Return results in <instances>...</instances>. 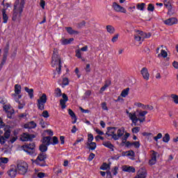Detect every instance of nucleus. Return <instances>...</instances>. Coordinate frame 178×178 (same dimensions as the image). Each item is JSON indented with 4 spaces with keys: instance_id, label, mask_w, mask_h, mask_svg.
Returning <instances> with one entry per match:
<instances>
[{
    "instance_id": "f257e3e1",
    "label": "nucleus",
    "mask_w": 178,
    "mask_h": 178,
    "mask_svg": "<svg viewBox=\"0 0 178 178\" xmlns=\"http://www.w3.org/2000/svg\"><path fill=\"white\" fill-rule=\"evenodd\" d=\"M19 1H16L14 4L13 20L16 22L17 19H20L22 17V14L23 13V9H24V0H21L19 7Z\"/></svg>"
},
{
    "instance_id": "f03ea898",
    "label": "nucleus",
    "mask_w": 178,
    "mask_h": 178,
    "mask_svg": "<svg viewBox=\"0 0 178 178\" xmlns=\"http://www.w3.org/2000/svg\"><path fill=\"white\" fill-rule=\"evenodd\" d=\"M51 66L52 67L58 66V67H56V70L58 74H60L62 70V60H60V57L55 53L53 54L51 57Z\"/></svg>"
},
{
    "instance_id": "7ed1b4c3",
    "label": "nucleus",
    "mask_w": 178,
    "mask_h": 178,
    "mask_svg": "<svg viewBox=\"0 0 178 178\" xmlns=\"http://www.w3.org/2000/svg\"><path fill=\"white\" fill-rule=\"evenodd\" d=\"M124 134V127H121L117 131V134H115V131H111V134H108L106 132L105 134L106 138H108V137H112V138L114 140V141H118L120 137H122V136Z\"/></svg>"
},
{
    "instance_id": "20e7f679",
    "label": "nucleus",
    "mask_w": 178,
    "mask_h": 178,
    "mask_svg": "<svg viewBox=\"0 0 178 178\" xmlns=\"http://www.w3.org/2000/svg\"><path fill=\"white\" fill-rule=\"evenodd\" d=\"M47 153H42L40 152L36 159L34 161V163L37 165V166H40L41 168H45V166H47V161H45V159H47Z\"/></svg>"
},
{
    "instance_id": "39448f33",
    "label": "nucleus",
    "mask_w": 178,
    "mask_h": 178,
    "mask_svg": "<svg viewBox=\"0 0 178 178\" xmlns=\"http://www.w3.org/2000/svg\"><path fill=\"white\" fill-rule=\"evenodd\" d=\"M17 167L19 175H26L27 170H29V164L24 161L18 160L17 161Z\"/></svg>"
},
{
    "instance_id": "423d86ee",
    "label": "nucleus",
    "mask_w": 178,
    "mask_h": 178,
    "mask_svg": "<svg viewBox=\"0 0 178 178\" xmlns=\"http://www.w3.org/2000/svg\"><path fill=\"white\" fill-rule=\"evenodd\" d=\"M22 149L26 152L28 155L34 156L35 155V144L34 143L25 144L22 146Z\"/></svg>"
},
{
    "instance_id": "0eeeda50",
    "label": "nucleus",
    "mask_w": 178,
    "mask_h": 178,
    "mask_svg": "<svg viewBox=\"0 0 178 178\" xmlns=\"http://www.w3.org/2000/svg\"><path fill=\"white\" fill-rule=\"evenodd\" d=\"M8 54H9V44H7L4 49V51L3 54V58L1 60V63L0 64V72L2 70L3 65L6 63V60H8Z\"/></svg>"
},
{
    "instance_id": "6e6552de",
    "label": "nucleus",
    "mask_w": 178,
    "mask_h": 178,
    "mask_svg": "<svg viewBox=\"0 0 178 178\" xmlns=\"http://www.w3.org/2000/svg\"><path fill=\"white\" fill-rule=\"evenodd\" d=\"M45 138H47V143L46 144H41L39 146V151L42 153H45L47 151H48V147L51 145V136H45Z\"/></svg>"
},
{
    "instance_id": "1a4fd4ad",
    "label": "nucleus",
    "mask_w": 178,
    "mask_h": 178,
    "mask_svg": "<svg viewBox=\"0 0 178 178\" xmlns=\"http://www.w3.org/2000/svg\"><path fill=\"white\" fill-rule=\"evenodd\" d=\"M33 138H35V135L30 134L29 133H23L20 137L21 141H23V142L33 141Z\"/></svg>"
},
{
    "instance_id": "9d476101",
    "label": "nucleus",
    "mask_w": 178,
    "mask_h": 178,
    "mask_svg": "<svg viewBox=\"0 0 178 178\" xmlns=\"http://www.w3.org/2000/svg\"><path fill=\"white\" fill-rule=\"evenodd\" d=\"M113 8L115 12H119L120 13H127V10L124 7L121 6L120 5L118 4V3L114 2L113 3Z\"/></svg>"
},
{
    "instance_id": "9b49d317",
    "label": "nucleus",
    "mask_w": 178,
    "mask_h": 178,
    "mask_svg": "<svg viewBox=\"0 0 178 178\" xmlns=\"http://www.w3.org/2000/svg\"><path fill=\"white\" fill-rule=\"evenodd\" d=\"M7 173L10 177L15 178L17 175V168L15 165H11Z\"/></svg>"
},
{
    "instance_id": "f8f14e48",
    "label": "nucleus",
    "mask_w": 178,
    "mask_h": 178,
    "mask_svg": "<svg viewBox=\"0 0 178 178\" xmlns=\"http://www.w3.org/2000/svg\"><path fill=\"white\" fill-rule=\"evenodd\" d=\"M140 74H142L144 80H149V72H148V69L147 67H143L140 70Z\"/></svg>"
},
{
    "instance_id": "ddd939ff",
    "label": "nucleus",
    "mask_w": 178,
    "mask_h": 178,
    "mask_svg": "<svg viewBox=\"0 0 178 178\" xmlns=\"http://www.w3.org/2000/svg\"><path fill=\"white\" fill-rule=\"evenodd\" d=\"M164 24H165L167 26H173V24H177V18H168L164 21Z\"/></svg>"
},
{
    "instance_id": "4468645a",
    "label": "nucleus",
    "mask_w": 178,
    "mask_h": 178,
    "mask_svg": "<svg viewBox=\"0 0 178 178\" xmlns=\"http://www.w3.org/2000/svg\"><path fill=\"white\" fill-rule=\"evenodd\" d=\"M122 155L123 156H131L129 159H131V161H134V157L136 156V153L133 150H129L127 152H122Z\"/></svg>"
},
{
    "instance_id": "2eb2a0df",
    "label": "nucleus",
    "mask_w": 178,
    "mask_h": 178,
    "mask_svg": "<svg viewBox=\"0 0 178 178\" xmlns=\"http://www.w3.org/2000/svg\"><path fill=\"white\" fill-rule=\"evenodd\" d=\"M130 120H131L132 124L131 126H138V118L136 115V113H133V114H130Z\"/></svg>"
},
{
    "instance_id": "dca6fc26",
    "label": "nucleus",
    "mask_w": 178,
    "mask_h": 178,
    "mask_svg": "<svg viewBox=\"0 0 178 178\" xmlns=\"http://www.w3.org/2000/svg\"><path fill=\"white\" fill-rule=\"evenodd\" d=\"M122 171L127 172V173H134L136 172V168L133 166L124 165L122 167Z\"/></svg>"
},
{
    "instance_id": "f3484780",
    "label": "nucleus",
    "mask_w": 178,
    "mask_h": 178,
    "mask_svg": "<svg viewBox=\"0 0 178 178\" xmlns=\"http://www.w3.org/2000/svg\"><path fill=\"white\" fill-rule=\"evenodd\" d=\"M72 41H74V38H71L69 39L63 38L60 40L61 45H67L69 44H72Z\"/></svg>"
},
{
    "instance_id": "a211bd4d",
    "label": "nucleus",
    "mask_w": 178,
    "mask_h": 178,
    "mask_svg": "<svg viewBox=\"0 0 178 178\" xmlns=\"http://www.w3.org/2000/svg\"><path fill=\"white\" fill-rule=\"evenodd\" d=\"M68 115L71 116L72 119H74V120L72 122V124H74L77 122V117L76 116V113L72 110L68 109Z\"/></svg>"
},
{
    "instance_id": "6ab92c4d",
    "label": "nucleus",
    "mask_w": 178,
    "mask_h": 178,
    "mask_svg": "<svg viewBox=\"0 0 178 178\" xmlns=\"http://www.w3.org/2000/svg\"><path fill=\"white\" fill-rule=\"evenodd\" d=\"M86 145L89 151H95L97 148V143L95 142L88 143Z\"/></svg>"
},
{
    "instance_id": "aec40b11",
    "label": "nucleus",
    "mask_w": 178,
    "mask_h": 178,
    "mask_svg": "<svg viewBox=\"0 0 178 178\" xmlns=\"http://www.w3.org/2000/svg\"><path fill=\"white\" fill-rule=\"evenodd\" d=\"M24 90H25L26 92H27L28 95H29V97L31 98V99H33V98H34V89H33V88L30 89L27 87H25Z\"/></svg>"
},
{
    "instance_id": "412c9836",
    "label": "nucleus",
    "mask_w": 178,
    "mask_h": 178,
    "mask_svg": "<svg viewBox=\"0 0 178 178\" xmlns=\"http://www.w3.org/2000/svg\"><path fill=\"white\" fill-rule=\"evenodd\" d=\"M103 145L104 147H106V148H109V149H111V151L112 152H113V151H115V149H113L115 147V146L113 144H111V143L109 141L103 143Z\"/></svg>"
},
{
    "instance_id": "4be33fe9",
    "label": "nucleus",
    "mask_w": 178,
    "mask_h": 178,
    "mask_svg": "<svg viewBox=\"0 0 178 178\" xmlns=\"http://www.w3.org/2000/svg\"><path fill=\"white\" fill-rule=\"evenodd\" d=\"M48 98H47V95L43 93L42 96L37 100V102H42V104H47V101Z\"/></svg>"
},
{
    "instance_id": "5701e85b",
    "label": "nucleus",
    "mask_w": 178,
    "mask_h": 178,
    "mask_svg": "<svg viewBox=\"0 0 178 178\" xmlns=\"http://www.w3.org/2000/svg\"><path fill=\"white\" fill-rule=\"evenodd\" d=\"M14 88L15 95H19V94H21L22 86H20L19 84H15Z\"/></svg>"
},
{
    "instance_id": "b1692460",
    "label": "nucleus",
    "mask_w": 178,
    "mask_h": 178,
    "mask_svg": "<svg viewBox=\"0 0 178 178\" xmlns=\"http://www.w3.org/2000/svg\"><path fill=\"white\" fill-rule=\"evenodd\" d=\"M6 113L8 119H13V115H15V109L12 108L8 111H6Z\"/></svg>"
},
{
    "instance_id": "393cba45",
    "label": "nucleus",
    "mask_w": 178,
    "mask_h": 178,
    "mask_svg": "<svg viewBox=\"0 0 178 178\" xmlns=\"http://www.w3.org/2000/svg\"><path fill=\"white\" fill-rule=\"evenodd\" d=\"M65 29L68 34L73 35V34H79V31L73 30V29L70 26L66 27Z\"/></svg>"
},
{
    "instance_id": "a878e982",
    "label": "nucleus",
    "mask_w": 178,
    "mask_h": 178,
    "mask_svg": "<svg viewBox=\"0 0 178 178\" xmlns=\"http://www.w3.org/2000/svg\"><path fill=\"white\" fill-rule=\"evenodd\" d=\"M54 97H56V98H59V97H62V90L60 88H56L54 92Z\"/></svg>"
},
{
    "instance_id": "bb28decb",
    "label": "nucleus",
    "mask_w": 178,
    "mask_h": 178,
    "mask_svg": "<svg viewBox=\"0 0 178 178\" xmlns=\"http://www.w3.org/2000/svg\"><path fill=\"white\" fill-rule=\"evenodd\" d=\"M2 15H3V23H4V24L8 23V20L9 17H8V15L6 14V10H3Z\"/></svg>"
},
{
    "instance_id": "cd10ccee",
    "label": "nucleus",
    "mask_w": 178,
    "mask_h": 178,
    "mask_svg": "<svg viewBox=\"0 0 178 178\" xmlns=\"http://www.w3.org/2000/svg\"><path fill=\"white\" fill-rule=\"evenodd\" d=\"M106 29L107 30V32L109 33L110 34H113L115 33V27H113L111 25H107L106 26Z\"/></svg>"
},
{
    "instance_id": "c85d7f7f",
    "label": "nucleus",
    "mask_w": 178,
    "mask_h": 178,
    "mask_svg": "<svg viewBox=\"0 0 178 178\" xmlns=\"http://www.w3.org/2000/svg\"><path fill=\"white\" fill-rule=\"evenodd\" d=\"M129 91H130L129 88H127L126 89H124L121 92V97H122L123 98H126V97L129 95Z\"/></svg>"
},
{
    "instance_id": "c756f323",
    "label": "nucleus",
    "mask_w": 178,
    "mask_h": 178,
    "mask_svg": "<svg viewBox=\"0 0 178 178\" xmlns=\"http://www.w3.org/2000/svg\"><path fill=\"white\" fill-rule=\"evenodd\" d=\"M37 106H38V109H39V111H44V109H45V103H42L41 102H38Z\"/></svg>"
},
{
    "instance_id": "7c9ffc66",
    "label": "nucleus",
    "mask_w": 178,
    "mask_h": 178,
    "mask_svg": "<svg viewBox=\"0 0 178 178\" xmlns=\"http://www.w3.org/2000/svg\"><path fill=\"white\" fill-rule=\"evenodd\" d=\"M52 140L53 142H50V145H57V144H59V139H58V137L53 136Z\"/></svg>"
},
{
    "instance_id": "2f4dec72",
    "label": "nucleus",
    "mask_w": 178,
    "mask_h": 178,
    "mask_svg": "<svg viewBox=\"0 0 178 178\" xmlns=\"http://www.w3.org/2000/svg\"><path fill=\"white\" fill-rule=\"evenodd\" d=\"M136 8L138 10H144V8H145V3H140L136 5Z\"/></svg>"
},
{
    "instance_id": "473e14b6",
    "label": "nucleus",
    "mask_w": 178,
    "mask_h": 178,
    "mask_svg": "<svg viewBox=\"0 0 178 178\" xmlns=\"http://www.w3.org/2000/svg\"><path fill=\"white\" fill-rule=\"evenodd\" d=\"M170 97L172 99L174 104H176L177 105H178V95L172 94Z\"/></svg>"
},
{
    "instance_id": "72a5a7b5",
    "label": "nucleus",
    "mask_w": 178,
    "mask_h": 178,
    "mask_svg": "<svg viewBox=\"0 0 178 178\" xmlns=\"http://www.w3.org/2000/svg\"><path fill=\"white\" fill-rule=\"evenodd\" d=\"M109 168H111L109 164H108L106 163H103V164L100 167V169H101V170H107L108 169H109Z\"/></svg>"
},
{
    "instance_id": "f704fd0d",
    "label": "nucleus",
    "mask_w": 178,
    "mask_h": 178,
    "mask_svg": "<svg viewBox=\"0 0 178 178\" xmlns=\"http://www.w3.org/2000/svg\"><path fill=\"white\" fill-rule=\"evenodd\" d=\"M140 35H143L144 38H149L151 37V33H145L143 31H138Z\"/></svg>"
},
{
    "instance_id": "c9c22d12",
    "label": "nucleus",
    "mask_w": 178,
    "mask_h": 178,
    "mask_svg": "<svg viewBox=\"0 0 178 178\" xmlns=\"http://www.w3.org/2000/svg\"><path fill=\"white\" fill-rule=\"evenodd\" d=\"M163 143H169L170 141V135L169 134H165L163 138Z\"/></svg>"
},
{
    "instance_id": "e433bc0d",
    "label": "nucleus",
    "mask_w": 178,
    "mask_h": 178,
    "mask_svg": "<svg viewBox=\"0 0 178 178\" xmlns=\"http://www.w3.org/2000/svg\"><path fill=\"white\" fill-rule=\"evenodd\" d=\"M3 109L5 112H8L9 111H11L12 109V106H10V104H5L3 106Z\"/></svg>"
},
{
    "instance_id": "4c0bfd02",
    "label": "nucleus",
    "mask_w": 178,
    "mask_h": 178,
    "mask_svg": "<svg viewBox=\"0 0 178 178\" xmlns=\"http://www.w3.org/2000/svg\"><path fill=\"white\" fill-rule=\"evenodd\" d=\"M66 101L63 100V99H60V105L61 108L66 109Z\"/></svg>"
},
{
    "instance_id": "58836bf2",
    "label": "nucleus",
    "mask_w": 178,
    "mask_h": 178,
    "mask_svg": "<svg viewBox=\"0 0 178 178\" xmlns=\"http://www.w3.org/2000/svg\"><path fill=\"white\" fill-rule=\"evenodd\" d=\"M8 162H9V159H8L6 157H1L0 158L1 165H2V163H8Z\"/></svg>"
},
{
    "instance_id": "ea45409f",
    "label": "nucleus",
    "mask_w": 178,
    "mask_h": 178,
    "mask_svg": "<svg viewBox=\"0 0 178 178\" xmlns=\"http://www.w3.org/2000/svg\"><path fill=\"white\" fill-rule=\"evenodd\" d=\"M147 10L149 12H154L155 10V6L152 3H149L147 6Z\"/></svg>"
},
{
    "instance_id": "a19ab883",
    "label": "nucleus",
    "mask_w": 178,
    "mask_h": 178,
    "mask_svg": "<svg viewBox=\"0 0 178 178\" xmlns=\"http://www.w3.org/2000/svg\"><path fill=\"white\" fill-rule=\"evenodd\" d=\"M135 106L138 108H142V109H147V105L143 104V103H135Z\"/></svg>"
},
{
    "instance_id": "79ce46f5",
    "label": "nucleus",
    "mask_w": 178,
    "mask_h": 178,
    "mask_svg": "<svg viewBox=\"0 0 178 178\" xmlns=\"http://www.w3.org/2000/svg\"><path fill=\"white\" fill-rule=\"evenodd\" d=\"M118 129V127H107V133L108 134H111V131H115H115Z\"/></svg>"
},
{
    "instance_id": "37998d69",
    "label": "nucleus",
    "mask_w": 178,
    "mask_h": 178,
    "mask_svg": "<svg viewBox=\"0 0 178 178\" xmlns=\"http://www.w3.org/2000/svg\"><path fill=\"white\" fill-rule=\"evenodd\" d=\"M130 137V134L129 133H126L124 137L122 138V143L123 144L126 143L127 142V139Z\"/></svg>"
},
{
    "instance_id": "c03bdc74",
    "label": "nucleus",
    "mask_w": 178,
    "mask_h": 178,
    "mask_svg": "<svg viewBox=\"0 0 178 178\" xmlns=\"http://www.w3.org/2000/svg\"><path fill=\"white\" fill-rule=\"evenodd\" d=\"M3 137L6 138V140H8L9 137H10V130L8 129L7 131H5L3 134Z\"/></svg>"
},
{
    "instance_id": "a18cd8bd",
    "label": "nucleus",
    "mask_w": 178,
    "mask_h": 178,
    "mask_svg": "<svg viewBox=\"0 0 178 178\" xmlns=\"http://www.w3.org/2000/svg\"><path fill=\"white\" fill-rule=\"evenodd\" d=\"M63 86H64V87L69 86V79L67 77L63 79Z\"/></svg>"
},
{
    "instance_id": "49530a36",
    "label": "nucleus",
    "mask_w": 178,
    "mask_h": 178,
    "mask_svg": "<svg viewBox=\"0 0 178 178\" xmlns=\"http://www.w3.org/2000/svg\"><path fill=\"white\" fill-rule=\"evenodd\" d=\"M164 6L167 8V9H172V4H170V1H167V0L165 1Z\"/></svg>"
},
{
    "instance_id": "de8ad7c7",
    "label": "nucleus",
    "mask_w": 178,
    "mask_h": 178,
    "mask_svg": "<svg viewBox=\"0 0 178 178\" xmlns=\"http://www.w3.org/2000/svg\"><path fill=\"white\" fill-rule=\"evenodd\" d=\"M94 141V136L92 134H89L88 135V143H92Z\"/></svg>"
},
{
    "instance_id": "09e8293b",
    "label": "nucleus",
    "mask_w": 178,
    "mask_h": 178,
    "mask_svg": "<svg viewBox=\"0 0 178 178\" xmlns=\"http://www.w3.org/2000/svg\"><path fill=\"white\" fill-rule=\"evenodd\" d=\"M118 170H119V167L115 166L113 169L111 170L113 176H116L118 173Z\"/></svg>"
},
{
    "instance_id": "8fccbe9b",
    "label": "nucleus",
    "mask_w": 178,
    "mask_h": 178,
    "mask_svg": "<svg viewBox=\"0 0 178 178\" xmlns=\"http://www.w3.org/2000/svg\"><path fill=\"white\" fill-rule=\"evenodd\" d=\"M162 138V134L161 133H159L156 136L154 137V140L156 142H158L159 140H161Z\"/></svg>"
},
{
    "instance_id": "3c124183",
    "label": "nucleus",
    "mask_w": 178,
    "mask_h": 178,
    "mask_svg": "<svg viewBox=\"0 0 178 178\" xmlns=\"http://www.w3.org/2000/svg\"><path fill=\"white\" fill-rule=\"evenodd\" d=\"M134 40H136V41H141V40L144 41V38H142L139 35H134Z\"/></svg>"
},
{
    "instance_id": "603ef678",
    "label": "nucleus",
    "mask_w": 178,
    "mask_h": 178,
    "mask_svg": "<svg viewBox=\"0 0 178 178\" xmlns=\"http://www.w3.org/2000/svg\"><path fill=\"white\" fill-rule=\"evenodd\" d=\"M132 145H134V147H135L136 148L138 149L140 148V146L141 145L140 144V141H135L132 143Z\"/></svg>"
},
{
    "instance_id": "864d4df0",
    "label": "nucleus",
    "mask_w": 178,
    "mask_h": 178,
    "mask_svg": "<svg viewBox=\"0 0 178 178\" xmlns=\"http://www.w3.org/2000/svg\"><path fill=\"white\" fill-rule=\"evenodd\" d=\"M29 126L31 129H35L37 124L34 121H31L29 122Z\"/></svg>"
},
{
    "instance_id": "5fc2aeb1",
    "label": "nucleus",
    "mask_w": 178,
    "mask_h": 178,
    "mask_svg": "<svg viewBox=\"0 0 178 178\" xmlns=\"http://www.w3.org/2000/svg\"><path fill=\"white\" fill-rule=\"evenodd\" d=\"M94 158H95V154L90 153L88 158V161H89V162H91V161H92V159H94Z\"/></svg>"
},
{
    "instance_id": "6e6d98bb",
    "label": "nucleus",
    "mask_w": 178,
    "mask_h": 178,
    "mask_svg": "<svg viewBox=\"0 0 178 178\" xmlns=\"http://www.w3.org/2000/svg\"><path fill=\"white\" fill-rule=\"evenodd\" d=\"M42 116L45 118H49V113H48V111H44L42 113Z\"/></svg>"
},
{
    "instance_id": "4d7b16f0",
    "label": "nucleus",
    "mask_w": 178,
    "mask_h": 178,
    "mask_svg": "<svg viewBox=\"0 0 178 178\" xmlns=\"http://www.w3.org/2000/svg\"><path fill=\"white\" fill-rule=\"evenodd\" d=\"M140 130V128L138 127H136L132 129V133H134L135 134H137V133H139Z\"/></svg>"
},
{
    "instance_id": "13d9d810",
    "label": "nucleus",
    "mask_w": 178,
    "mask_h": 178,
    "mask_svg": "<svg viewBox=\"0 0 178 178\" xmlns=\"http://www.w3.org/2000/svg\"><path fill=\"white\" fill-rule=\"evenodd\" d=\"M83 141H84V138H77L76 140L74 143V145H77L79 143H81Z\"/></svg>"
},
{
    "instance_id": "bf43d9fd",
    "label": "nucleus",
    "mask_w": 178,
    "mask_h": 178,
    "mask_svg": "<svg viewBox=\"0 0 178 178\" xmlns=\"http://www.w3.org/2000/svg\"><path fill=\"white\" fill-rule=\"evenodd\" d=\"M5 143H6V139L3 136H0V144L3 145Z\"/></svg>"
},
{
    "instance_id": "052dcab7",
    "label": "nucleus",
    "mask_w": 178,
    "mask_h": 178,
    "mask_svg": "<svg viewBox=\"0 0 178 178\" xmlns=\"http://www.w3.org/2000/svg\"><path fill=\"white\" fill-rule=\"evenodd\" d=\"M111 84H112V81H111V79H107L105 81L104 86L108 88Z\"/></svg>"
},
{
    "instance_id": "680f3d73",
    "label": "nucleus",
    "mask_w": 178,
    "mask_h": 178,
    "mask_svg": "<svg viewBox=\"0 0 178 178\" xmlns=\"http://www.w3.org/2000/svg\"><path fill=\"white\" fill-rule=\"evenodd\" d=\"M75 56L78 58V59H81V51H80V50H76Z\"/></svg>"
},
{
    "instance_id": "e2e57ef3",
    "label": "nucleus",
    "mask_w": 178,
    "mask_h": 178,
    "mask_svg": "<svg viewBox=\"0 0 178 178\" xmlns=\"http://www.w3.org/2000/svg\"><path fill=\"white\" fill-rule=\"evenodd\" d=\"M161 56H163V58H167L168 57V52H166L165 50L161 49Z\"/></svg>"
},
{
    "instance_id": "0e129e2a",
    "label": "nucleus",
    "mask_w": 178,
    "mask_h": 178,
    "mask_svg": "<svg viewBox=\"0 0 178 178\" xmlns=\"http://www.w3.org/2000/svg\"><path fill=\"white\" fill-rule=\"evenodd\" d=\"M148 113V111H140L139 113V116H141L142 118H145V115Z\"/></svg>"
},
{
    "instance_id": "69168bd1",
    "label": "nucleus",
    "mask_w": 178,
    "mask_h": 178,
    "mask_svg": "<svg viewBox=\"0 0 178 178\" xmlns=\"http://www.w3.org/2000/svg\"><path fill=\"white\" fill-rule=\"evenodd\" d=\"M102 109H103V111H108V106L106 102L102 103Z\"/></svg>"
},
{
    "instance_id": "338daca9",
    "label": "nucleus",
    "mask_w": 178,
    "mask_h": 178,
    "mask_svg": "<svg viewBox=\"0 0 178 178\" xmlns=\"http://www.w3.org/2000/svg\"><path fill=\"white\" fill-rule=\"evenodd\" d=\"M40 6L42 8V9H45V1L40 0Z\"/></svg>"
},
{
    "instance_id": "774afa93",
    "label": "nucleus",
    "mask_w": 178,
    "mask_h": 178,
    "mask_svg": "<svg viewBox=\"0 0 178 178\" xmlns=\"http://www.w3.org/2000/svg\"><path fill=\"white\" fill-rule=\"evenodd\" d=\"M38 178H44V177H45V173H44V172H38Z\"/></svg>"
}]
</instances>
